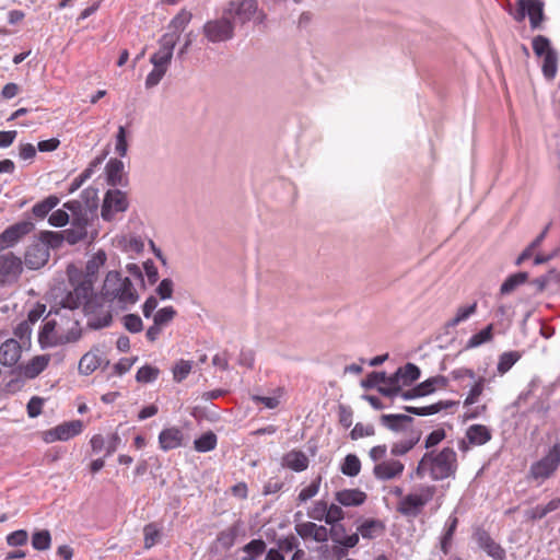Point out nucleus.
Here are the masks:
<instances>
[{
	"mask_svg": "<svg viewBox=\"0 0 560 560\" xmlns=\"http://www.w3.org/2000/svg\"><path fill=\"white\" fill-rule=\"evenodd\" d=\"M113 322L110 312H105L103 315L90 317L88 320V327L94 330H98L108 327Z\"/></svg>",
	"mask_w": 560,
	"mask_h": 560,
	"instance_id": "nucleus-54",
	"label": "nucleus"
},
{
	"mask_svg": "<svg viewBox=\"0 0 560 560\" xmlns=\"http://www.w3.org/2000/svg\"><path fill=\"white\" fill-rule=\"evenodd\" d=\"M412 421L411 416L402 413H384L380 417L381 425L396 433L405 431V424Z\"/></svg>",
	"mask_w": 560,
	"mask_h": 560,
	"instance_id": "nucleus-22",
	"label": "nucleus"
},
{
	"mask_svg": "<svg viewBox=\"0 0 560 560\" xmlns=\"http://www.w3.org/2000/svg\"><path fill=\"white\" fill-rule=\"evenodd\" d=\"M192 362L187 360H179L173 368V377L176 382H183L190 373Z\"/></svg>",
	"mask_w": 560,
	"mask_h": 560,
	"instance_id": "nucleus-53",
	"label": "nucleus"
},
{
	"mask_svg": "<svg viewBox=\"0 0 560 560\" xmlns=\"http://www.w3.org/2000/svg\"><path fill=\"white\" fill-rule=\"evenodd\" d=\"M257 10V0H230L223 9V13L234 23L245 24L253 19Z\"/></svg>",
	"mask_w": 560,
	"mask_h": 560,
	"instance_id": "nucleus-8",
	"label": "nucleus"
},
{
	"mask_svg": "<svg viewBox=\"0 0 560 560\" xmlns=\"http://www.w3.org/2000/svg\"><path fill=\"white\" fill-rule=\"evenodd\" d=\"M374 434L375 428L373 424L364 425L363 423L358 422L350 432V439L355 441L364 436H372Z\"/></svg>",
	"mask_w": 560,
	"mask_h": 560,
	"instance_id": "nucleus-57",
	"label": "nucleus"
},
{
	"mask_svg": "<svg viewBox=\"0 0 560 560\" xmlns=\"http://www.w3.org/2000/svg\"><path fill=\"white\" fill-rule=\"evenodd\" d=\"M516 22H522L526 16L529 19L530 27L536 30L540 27L545 19L544 2L541 0H517L515 12L509 11Z\"/></svg>",
	"mask_w": 560,
	"mask_h": 560,
	"instance_id": "nucleus-5",
	"label": "nucleus"
},
{
	"mask_svg": "<svg viewBox=\"0 0 560 560\" xmlns=\"http://www.w3.org/2000/svg\"><path fill=\"white\" fill-rule=\"evenodd\" d=\"M320 482L322 477L317 476L314 480H312V482L307 487L300 491L298 495V501L300 503H303L315 497L319 491Z\"/></svg>",
	"mask_w": 560,
	"mask_h": 560,
	"instance_id": "nucleus-51",
	"label": "nucleus"
},
{
	"mask_svg": "<svg viewBox=\"0 0 560 560\" xmlns=\"http://www.w3.org/2000/svg\"><path fill=\"white\" fill-rule=\"evenodd\" d=\"M446 438V432L444 429L440 428L434 431H432L424 441V447L427 450H430L434 446H436L439 443H441Z\"/></svg>",
	"mask_w": 560,
	"mask_h": 560,
	"instance_id": "nucleus-64",
	"label": "nucleus"
},
{
	"mask_svg": "<svg viewBox=\"0 0 560 560\" xmlns=\"http://www.w3.org/2000/svg\"><path fill=\"white\" fill-rule=\"evenodd\" d=\"M100 365H101V358L93 352H86L80 359L78 369L82 375H90Z\"/></svg>",
	"mask_w": 560,
	"mask_h": 560,
	"instance_id": "nucleus-36",
	"label": "nucleus"
},
{
	"mask_svg": "<svg viewBox=\"0 0 560 560\" xmlns=\"http://www.w3.org/2000/svg\"><path fill=\"white\" fill-rule=\"evenodd\" d=\"M47 246V250L59 248L65 242L62 232L42 231L37 236Z\"/></svg>",
	"mask_w": 560,
	"mask_h": 560,
	"instance_id": "nucleus-39",
	"label": "nucleus"
},
{
	"mask_svg": "<svg viewBox=\"0 0 560 560\" xmlns=\"http://www.w3.org/2000/svg\"><path fill=\"white\" fill-rule=\"evenodd\" d=\"M330 538L334 542L346 548H353L359 542L358 533L347 535L345 525L337 523L331 525L329 529Z\"/></svg>",
	"mask_w": 560,
	"mask_h": 560,
	"instance_id": "nucleus-20",
	"label": "nucleus"
},
{
	"mask_svg": "<svg viewBox=\"0 0 560 560\" xmlns=\"http://www.w3.org/2000/svg\"><path fill=\"white\" fill-rule=\"evenodd\" d=\"M399 375H401L402 385L408 386L420 378L421 371L415 363H406L404 366L398 368Z\"/></svg>",
	"mask_w": 560,
	"mask_h": 560,
	"instance_id": "nucleus-43",
	"label": "nucleus"
},
{
	"mask_svg": "<svg viewBox=\"0 0 560 560\" xmlns=\"http://www.w3.org/2000/svg\"><path fill=\"white\" fill-rule=\"evenodd\" d=\"M174 291V282L171 278H164L155 289L156 294L161 300H168L172 298Z\"/></svg>",
	"mask_w": 560,
	"mask_h": 560,
	"instance_id": "nucleus-59",
	"label": "nucleus"
},
{
	"mask_svg": "<svg viewBox=\"0 0 560 560\" xmlns=\"http://www.w3.org/2000/svg\"><path fill=\"white\" fill-rule=\"evenodd\" d=\"M159 50L150 57V62L155 68L167 70L176 46V36L162 35L159 39Z\"/></svg>",
	"mask_w": 560,
	"mask_h": 560,
	"instance_id": "nucleus-11",
	"label": "nucleus"
},
{
	"mask_svg": "<svg viewBox=\"0 0 560 560\" xmlns=\"http://www.w3.org/2000/svg\"><path fill=\"white\" fill-rule=\"evenodd\" d=\"M281 464L295 472H301L307 469L310 460L302 451L292 450L282 456Z\"/></svg>",
	"mask_w": 560,
	"mask_h": 560,
	"instance_id": "nucleus-21",
	"label": "nucleus"
},
{
	"mask_svg": "<svg viewBox=\"0 0 560 560\" xmlns=\"http://www.w3.org/2000/svg\"><path fill=\"white\" fill-rule=\"evenodd\" d=\"M243 529V523L238 520L233 525L218 534L217 540L219 545L229 550L235 544V540Z\"/></svg>",
	"mask_w": 560,
	"mask_h": 560,
	"instance_id": "nucleus-26",
	"label": "nucleus"
},
{
	"mask_svg": "<svg viewBox=\"0 0 560 560\" xmlns=\"http://www.w3.org/2000/svg\"><path fill=\"white\" fill-rule=\"evenodd\" d=\"M106 254L104 250H98L86 262L85 277L93 279L96 277L100 268L106 262Z\"/></svg>",
	"mask_w": 560,
	"mask_h": 560,
	"instance_id": "nucleus-40",
	"label": "nucleus"
},
{
	"mask_svg": "<svg viewBox=\"0 0 560 560\" xmlns=\"http://www.w3.org/2000/svg\"><path fill=\"white\" fill-rule=\"evenodd\" d=\"M49 257L50 253L47 250V246L37 238L27 247L24 262L28 269L37 270L48 262Z\"/></svg>",
	"mask_w": 560,
	"mask_h": 560,
	"instance_id": "nucleus-14",
	"label": "nucleus"
},
{
	"mask_svg": "<svg viewBox=\"0 0 560 560\" xmlns=\"http://www.w3.org/2000/svg\"><path fill=\"white\" fill-rule=\"evenodd\" d=\"M474 537L479 546L493 560H505V549L494 541L490 534L485 529H477Z\"/></svg>",
	"mask_w": 560,
	"mask_h": 560,
	"instance_id": "nucleus-15",
	"label": "nucleus"
},
{
	"mask_svg": "<svg viewBox=\"0 0 560 560\" xmlns=\"http://www.w3.org/2000/svg\"><path fill=\"white\" fill-rule=\"evenodd\" d=\"M27 539L28 534L25 529H18L7 536V542L12 547L23 546L27 542Z\"/></svg>",
	"mask_w": 560,
	"mask_h": 560,
	"instance_id": "nucleus-61",
	"label": "nucleus"
},
{
	"mask_svg": "<svg viewBox=\"0 0 560 560\" xmlns=\"http://www.w3.org/2000/svg\"><path fill=\"white\" fill-rule=\"evenodd\" d=\"M522 358L521 352L518 351H508L503 352L499 357V362L497 365V371L499 374L503 375L508 371L512 369V366Z\"/></svg>",
	"mask_w": 560,
	"mask_h": 560,
	"instance_id": "nucleus-41",
	"label": "nucleus"
},
{
	"mask_svg": "<svg viewBox=\"0 0 560 560\" xmlns=\"http://www.w3.org/2000/svg\"><path fill=\"white\" fill-rule=\"evenodd\" d=\"M336 501L343 506H359L366 500V493L360 489H343L335 494Z\"/></svg>",
	"mask_w": 560,
	"mask_h": 560,
	"instance_id": "nucleus-23",
	"label": "nucleus"
},
{
	"mask_svg": "<svg viewBox=\"0 0 560 560\" xmlns=\"http://www.w3.org/2000/svg\"><path fill=\"white\" fill-rule=\"evenodd\" d=\"M386 380L385 372H371L366 378L361 381V386L365 389L376 388L381 383H384Z\"/></svg>",
	"mask_w": 560,
	"mask_h": 560,
	"instance_id": "nucleus-56",
	"label": "nucleus"
},
{
	"mask_svg": "<svg viewBox=\"0 0 560 560\" xmlns=\"http://www.w3.org/2000/svg\"><path fill=\"white\" fill-rule=\"evenodd\" d=\"M48 363V355H36L26 364L19 365L18 369L26 378L32 380L38 376L47 368Z\"/></svg>",
	"mask_w": 560,
	"mask_h": 560,
	"instance_id": "nucleus-24",
	"label": "nucleus"
},
{
	"mask_svg": "<svg viewBox=\"0 0 560 560\" xmlns=\"http://www.w3.org/2000/svg\"><path fill=\"white\" fill-rule=\"evenodd\" d=\"M22 353V348L15 339H8L0 346V363L3 366H14Z\"/></svg>",
	"mask_w": 560,
	"mask_h": 560,
	"instance_id": "nucleus-18",
	"label": "nucleus"
},
{
	"mask_svg": "<svg viewBox=\"0 0 560 560\" xmlns=\"http://www.w3.org/2000/svg\"><path fill=\"white\" fill-rule=\"evenodd\" d=\"M421 432H412V435L404 441L396 442L392 445L390 454L393 456H402L410 452L420 441Z\"/></svg>",
	"mask_w": 560,
	"mask_h": 560,
	"instance_id": "nucleus-31",
	"label": "nucleus"
},
{
	"mask_svg": "<svg viewBox=\"0 0 560 560\" xmlns=\"http://www.w3.org/2000/svg\"><path fill=\"white\" fill-rule=\"evenodd\" d=\"M177 315L173 306H165L160 308L153 316V322L161 327H166Z\"/></svg>",
	"mask_w": 560,
	"mask_h": 560,
	"instance_id": "nucleus-46",
	"label": "nucleus"
},
{
	"mask_svg": "<svg viewBox=\"0 0 560 560\" xmlns=\"http://www.w3.org/2000/svg\"><path fill=\"white\" fill-rule=\"evenodd\" d=\"M115 151L120 158H125L128 152L127 129L119 126L116 133Z\"/></svg>",
	"mask_w": 560,
	"mask_h": 560,
	"instance_id": "nucleus-52",
	"label": "nucleus"
},
{
	"mask_svg": "<svg viewBox=\"0 0 560 560\" xmlns=\"http://www.w3.org/2000/svg\"><path fill=\"white\" fill-rule=\"evenodd\" d=\"M338 419L339 423L348 429L352 425L353 421V411L350 406L339 405L338 406Z\"/></svg>",
	"mask_w": 560,
	"mask_h": 560,
	"instance_id": "nucleus-62",
	"label": "nucleus"
},
{
	"mask_svg": "<svg viewBox=\"0 0 560 560\" xmlns=\"http://www.w3.org/2000/svg\"><path fill=\"white\" fill-rule=\"evenodd\" d=\"M458 468L457 454L453 447H443L440 452L428 451L419 460L415 474L422 479L425 472L434 481L455 478Z\"/></svg>",
	"mask_w": 560,
	"mask_h": 560,
	"instance_id": "nucleus-1",
	"label": "nucleus"
},
{
	"mask_svg": "<svg viewBox=\"0 0 560 560\" xmlns=\"http://www.w3.org/2000/svg\"><path fill=\"white\" fill-rule=\"evenodd\" d=\"M435 492V486H421L418 493L407 494L399 501L397 511L404 516L417 517L433 499Z\"/></svg>",
	"mask_w": 560,
	"mask_h": 560,
	"instance_id": "nucleus-3",
	"label": "nucleus"
},
{
	"mask_svg": "<svg viewBox=\"0 0 560 560\" xmlns=\"http://www.w3.org/2000/svg\"><path fill=\"white\" fill-rule=\"evenodd\" d=\"M83 430V422L81 420H72L63 422L45 432L44 440L47 443L56 441H68L71 438L79 435Z\"/></svg>",
	"mask_w": 560,
	"mask_h": 560,
	"instance_id": "nucleus-13",
	"label": "nucleus"
},
{
	"mask_svg": "<svg viewBox=\"0 0 560 560\" xmlns=\"http://www.w3.org/2000/svg\"><path fill=\"white\" fill-rule=\"evenodd\" d=\"M533 50L537 57H545L549 50H556L551 47L549 38L542 35H537L532 42Z\"/></svg>",
	"mask_w": 560,
	"mask_h": 560,
	"instance_id": "nucleus-50",
	"label": "nucleus"
},
{
	"mask_svg": "<svg viewBox=\"0 0 560 560\" xmlns=\"http://www.w3.org/2000/svg\"><path fill=\"white\" fill-rule=\"evenodd\" d=\"M492 438L491 431L483 424H471L466 431V439L471 445H483Z\"/></svg>",
	"mask_w": 560,
	"mask_h": 560,
	"instance_id": "nucleus-25",
	"label": "nucleus"
},
{
	"mask_svg": "<svg viewBox=\"0 0 560 560\" xmlns=\"http://www.w3.org/2000/svg\"><path fill=\"white\" fill-rule=\"evenodd\" d=\"M217 443V435L212 431H208L194 441V447L197 452L207 453L214 450Z\"/></svg>",
	"mask_w": 560,
	"mask_h": 560,
	"instance_id": "nucleus-37",
	"label": "nucleus"
},
{
	"mask_svg": "<svg viewBox=\"0 0 560 560\" xmlns=\"http://www.w3.org/2000/svg\"><path fill=\"white\" fill-rule=\"evenodd\" d=\"M542 75L547 81H552L558 71V54L556 50H549L544 57L541 66Z\"/></svg>",
	"mask_w": 560,
	"mask_h": 560,
	"instance_id": "nucleus-33",
	"label": "nucleus"
},
{
	"mask_svg": "<svg viewBox=\"0 0 560 560\" xmlns=\"http://www.w3.org/2000/svg\"><path fill=\"white\" fill-rule=\"evenodd\" d=\"M166 71L167 70H164L162 68L153 67V69L149 72V74L145 78V88L152 89L156 86L165 75Z\"/></svg>",
	"mask_w": 560,
	"mask_h": 560,
	"instance_id": "nucleus-63",
	"label": "nucleus"
},
{
	"mask_svg": "<svg viewBox=\"0 0 560 560\" xmlns=\"http://www.w3.org/2000/svg\"><path fill=\"white\" fill-rule=\"evenodd\" d=\"M405 465L398 459H389L377 463L373 468V475L377 480L386 481L399 477Z\"/></svg>",
	"mask_w": 560,
	"mask_h": 560,
	"instance_id": "nucleus-16",
	"label": "nucleus"
},
{
	"mask_svg": "<svg viewBox=\"0 0 560 560\" xmlns=\"http://www.w3.org/2000/svg\"><path fill=\"white\" fill-rule=\"evenodd\" d=\"M458 518L453 514L450 515L445 523L444 532L440 540V547L444 555H447L451 550L453 537L456 532Z\"/></svg>",
	"mask_w": 560,
	"mask_h": 560,
	"instance_id": "nucleus-28",
	"label": "nucleus"
},
{
	"mask_svg": "<svg viewBox=\"0 0 560 560\" xmlns=\"http://www.w3.org/2000/svg\"><path fill=\"white\" fill-rule=\"evenodd\" d=\"M160 370L158 368L145 364L137 371L136 381L139 383H152L158 378Z\"/></svg>",
	"mask_w": 560,
	"mask_h": 560,
	"instance_id": "nucleus-48",
	"label": "nucleus"
},
{
	"mask_svg": "<svg viewBox=\"0 0 560 560\" xmlns=\"http://www.w3.org/2000/svg\"><path fill=\"white\" fill-rule=\"evenodd\" d=\"M385 526L380 520H365L361 525L358 526V535L360 534L364 539H373L381 535Z\"/></svg>",
	"mask_w": 560,
	"mask_h": 560,
	"instance_id": "nucleus-29",
	"label": "nucleus"
},
{
	"mask_svg": "<svg viewBox=\"0 0 560 560\" xmlns=\"http://www.w3.org/2000/svg\"><path fill=\"white\" fill-rule=\"evenodd\" d=\"M235 24L222 12V16L208 21L203 25V34L211 43L228 42L234 36Z\"/></svg>",
	"mask_w": 560,
	"mask_h": 560,
	"instance_id": "nucleus-6",
	"label": "nucleus"
},
{
	"mask_svg": "<svg viewBox=\"0 0 560 560\" xmlns=\"http://www.w3.org/2000/svg\"><path fill=\"white\" fill-rule=\"evenodd\" d=\"M476 312H477V302H474L468 305L459 306L456 311L455 316L445 323L444 328L446 330H448L451 328H455L460 323L467 320L471 315L476 314Z\"/></svg>",
	"mask_w": 560,
	"mask_h": 560,
	"instance_id": "nucleus-30",
	"label": "nucleus"
},
{
	"mask_svg": "<svg viewBox=\"0 0 560 560\" xmlns=\"http://www.w3.org/2000/svg\"><path fill=\"white\" fill-rule=\"evenodd\" d=\"M51 535L48 529H40L32 535V546L35 550L44 551L50 548Z\"/></svg>",
	"mask_w": 560,
	"mask_h": 560,
	"instance_id": "nucleus-45",
	"label": "nucleus"
},
{
	"mask_svg": "<svg viewBox=\"0 0 560 560\" xmlns=\"http://www.w3.org/2000/svg\"><path fill=\"white\" fill-rule=\"evenodd\" d=\"M59 202L60 199L57 196L50 195L44 200L35 203L32 208V213L37 219H44L55 207L58 206Z\"/></svg>",
	"mask_w": 560,
	"mask_h": 560,
	"instance_id": "nucleus-32",
	"label": "nucleus"
},
{
	"mask_svg": "<svg viewBox=\"0 0 560 560\" xmlns=\"http://www.w3.org/2000/svg\"><path fill=\"white\" fill-rule=\"evenodd\" d=\"M361 460L355 454H348L340 465V471L347 477H355L360 474Z\"/></svg>",
	"mask_w": 560,
	"mask_h": 560,
	"instance_id": "nucleus-38",
	"label": "nucleus"
},
{
	"mask_svg": "<svg viewBox=\"0 0 560 560\" xmlns=\"http://www.w3.org/2000/svg\"><path fill=\"white\" fill-rule=\"evenodd\" d=\"M22 260L9 252L0 255V282L11 283L19 279L22 273Z\"/></svg>",
	"mask_w": 560,
	"mask_h": 560,
	"instance_id": "nucleus-12",
	"label": "nucleus"
},
{
	"mask_svg": "<svg viewBox=\"0 0 560 560\" xmlns=\"http://www.w3.org/2000/svg\"><path fill=\"white\" fill-rule=\"evenodd\" d=\"M184 434L177 427L163 429L159 434V445L164 452L178 448L183 445Z\"/></svg>",
	"mask_w": 560,
	"mask_h": 560,
	"instance_id": "nucleus-17",
	"label": "nucleus"
},
{
	"mask_svg": "<svg viewBox=\"0 0 560 560\" xmlns=\"http://www.w3.org/2000/svg\"><path fill=\"white\" fill-rule=\"evenodd\" d=\"M124 162L119 159H110L107 162L105 171L108 185L113 187L127 185V179L124 177Z\"/></svg>",
	"mask_w": 560,
	"mask_h": 560,
	"instance_id": "nucleus-19",
	"label": "nucleus"
},
{
	"mask_svg": "<svg viewBox=\"0 0 560 560\" xmlns=\"http://www.w3.org/2000/svg\"><path fill=\"white\" fill-rule=\"evenodd\" d=\"M528 279V273L525 271H520L509 276L504 282L501 284L500 294L506 295L512 293L518 285L525 283Z\"/></svg>",
	"mask_w": 560,
	"mask_h": 560,
	"instance_id": "nucleus-34",
	"label": "nucleus"
},
{
	"mask_svg": "<svg viewBox=\"0 0 560 560\" xmlns=\"http://www.w3.org/2000/svg\"><path fill=\"white\" fill-rule=\"evenodd\" d=\"M129 201L126 192L119 189H108L103 199L101 217L104 221L110 222L117 213L127 211Z\"/></svg>",
	"mask_w": 560,
	"mask_h": 560,
	"instance_id": "nucleus-7",
	"label": "nucleus"
},
{
	"mask_svg": "<svg viewBox=\"0 0 560 560\" xmlns=\"http://www.w3.org/2000/svg\"><path fill=\"white\" fill-rule=\"evenodd\" d=\"M56 328V322L55 320H47L44 326L42 327L39 334H38V342L40 345L42 349H47L50 347H54L57 345L54 331Z\"/></svg>",
	"mask_w": 560,
	"mask_h": 560,
	"instance_id": "nucleus-35",
	"label": "nucleus"
},
{
	"mask_svg": "<svg viewBox=\"0 0 560 560\" xmlns=\"http://www.w3.org/2000/svg\"><path fill=\"white\" fill-rule=\"evenodd\" d=\"M266 548L267 545L262 539H252L243 547V551L246 553L244 558H254L256 560L260 559L266 552Z\"/></svg>",
	"mask_w": 560,
	"mask_h": 560,
	"instance_id": "nucleus-44",
	"label": "nucleus"
},
{
	"mask_svg": "<svg viewBox=\"0 0 560 560\" xmlns=\"http://www.w3.org/2000/svg\"><path fill=\"white\" fill-rule=\"evenodd\" d=\"M447 385L448 378L446 376L436 375L417 384L411 389L404 390L401 393V398L404 400H411L415 398L424 397L433 394L436 388H446Z\"/></svg>",
	"mask_w": 560,
	"mask_h": 560,
	"instance_id": "nucleus-9",
	"label": "nucleus"
},
{
	"mask_svg": "<svg viewBox=\"0 0 560 560\" xmlns=\"http://www.w3.org/2000/svg\"><path fill=\"white\" fill-rule=\"evenodd\" d=\"M144 548L150 549L153 547L161 537V530L154 523H149L143 528Z\"/></svg>",
	"mask_w": 560,
	"mask_h": 560,
	"instance_id": "nucleus-49",
	"label": "nucleus"
},
{
	"mask_svg": "<svg viewBox=\"0 0 560 560\" xmlns=\"http://www.w3.org/2000/svg\"><path fill=\"white\" fill-rule=\"evenodd\" d=\"M65 237V242H67L70 245H75L77 243L85 240L88 237V232H82L71 225L70 229H67L65 231H61Z\"/></svg>",
	"mask_w": 560,
	"mask_h": 560,
	"instance_id": "nucleus-58",
	"label": "nucleus"
},
{
	"mask_svg": "<svg viewBox=\"0 0 560 560\" xmlns=\"http://www.w3.org/2000/svg\"><path fill=\"white\" fill-rule=\"evenodd\" d=\"M343 517H345L343 511L339 505L334 504V503L330 504L329 506L327 505V514H326V518H325L326 524H328V525L337 524V523H339V521L343 520Z\"/></svg>",
	"mask_w": 560,
	"mask_h": 560,
	"instance_id": "nucleus-60",
	"label": "nucleus"
},
{
	"mask_svg": "<svg viewBox=\"0 0 560 560\" xmlns=\"http://www.w3.org/2000/svg\"><path fill=\"white\" fill-rule=\"evenodd\" d=\"M121 323L126 330L131 334H138L143 330V322L138 314H127L121 318Z\"/></svg>",
	"mask_w": 560,
	"mask_h": 560,
	"instance_id": "nucleus-47",
	"label": "nucleus"
},
{
	"mask_svg": "<svg viewBox=\"0 0 560 560\" xmlns=\"http://www.w3.org/2000/svg\"><path fill=\"white\" fill-rule=\"evenodd\" d=\"M35 229V224L31 220H22L8 226L0 234V249L14 246L23 236L27 235Z\"/></svg>",
	"mask_w": 560,
	"mask_h": 560,
	"instance_id": "nucleus-10",
	"label": "nucleus"
},
{
	"mask_svg": "<svg viewBox=\"0 0 560 560\" xmlns=\"http://www.w3.org/2000/svg\"><path fill=\"white\" fill-rule=\"evenodd\" d=\"M102 294L107 302L117 301L120 308L125 310L139 300V294L128 277H122L119 271H108L102 288Z\"/></svg>",
	"mask_w": 560,
	"mask_h": 560,
	"instance_id": "nucleus-2",
	"label": "nucleus"
},
{
	"mask_svg": "<svg viewBox=\"0 0 560 560\" xmlns=\"http://www.w3.org/2000/svg\"><path fill=\"white\" fill-rule=\"evenodd\" d=\"M191 13L182 10L178 14H176L170 22L167 30L164 35H175L176 36V43L178 42L180 37V33L185 30V27L189 24L191 20Z\"/></svg>",
	"mask_w": 560,
	"mask_h": 560,
	"instance_id": "nucleus-27",
	"label": "nucleus"
},
{
	"mask_svg": "<svg viewBox=\"0 0 560 560\" xmlns=\"http://www.w3.org/2000/svg\"><path fill=\"white\" fill-rule=\"evenodd\" d=\"M493 338V324H489L479 332L472 335L466 345L467 349L477 348L486 342L491 341Z\"/></svg>",
	"mask_w": 560,
	"mask_h": 560,
	"instance_id": "nucleus-42",
	"label": "nucleus"
},
{
	"mask_svg": "<svg viewBox=\"0 0 560 560\" xmlns=\"http://www.w3.org/2000/svg\"><path fill=\"white\" fill-rule=\"evenodd\" d=\"M93 282V279L85 277L83 281H81L78 285L74 287L73 295L79 296L85 303L92 293Z\"/></svg>",
	"mask_w": 560,
	"mask_h": 560,
	"instance_id": "nucleus-55",
	"label": "nucleus"
},
{
	"mask_svg": "<svg viewBox=\"0 0 560 560\" xmlns=\"http://www.w3.org/2000/svg\"><path fill=\"white\" fill-rule=\"evenodd\" d=\"M560 465V442L555 443L548 453L534 462L528 470V479L545 481L550 478Z\"/></svg>",
	"mask_w": 560,
	"mask_h": 560,
	"instance_id": "nucleus-4",
	"label": "nucleus"
}]
</instances>
